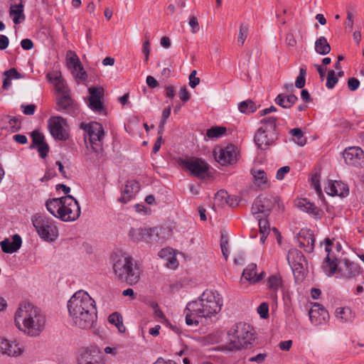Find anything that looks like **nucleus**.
I'll return each mask as SVG.
<instances>
[{
  "label": "nucleus",
  "mask_w": 364,
  "mask_h": 364,
  "mask_svg": "<svg viewBox=\"0 0 364 364\" xmlns=\"http://www.w3.org/2000/svg\"><path fill=\"white\" fill-rule=\"evenodd\" d=\"M223 306L220 295L206 290L196 300L188 302L184 309L188 326H198L203 318L207 319L218 314Z\"/></svg>",
  "instance_id": "obj_1"
},
{
  "label": "nucleus",
  "mask_w": 364,
  "mask_h": 364,
  "mask_svg": "<svg viewBox=\"0 0 364 364\" xmlns=\"http://www.w3.org/2000/svg\"><path fill=\"white\" fill-rule=\"evenodd\" d=\"M68 309L75 325L82 329H90L97 321L95 300L87 292H75L68 302Z\"/></svg>",
  "instance_id": "obj_2"
},
{
  "label": "nucleus",
  "mask_w": 364,
  "mask_h": 364,
  "mask_svg": "<svg viewBox=\"0 0 364 364\" xmlns=\"http://www.w3.org/2000/svg\"><path fill=\"white\" fill-rule=\"evenodd\" d=\"M16 326L26 335L38 336L44 330L46 319L41 310L31 303L20 304L14 315Z\"/></svg>",
  "instance_id": "obj_3"
},
{
  "label": "nucleus",
  "mask_w": 364,
  "mask_h": 364,
  "mask_svg": "<svg viewBox=\"0 0 364 364\" xmlns=\"http://www.w3.org/2000/svg\"><path fill=\"white\" fill-rule=\"evenodd\" d=\"M326 251L328 254L322 263V269L328 277L336 274V278L349 280L360 274V267L358 264L346 257L337 259L329 253L330 249L328 246L326 247Z\"/></svg>",
  "instance_id": "obj_4"
},
{
  "label": "nucleus",
  "mask_w": 364,
  "mask_h": 364,
  "mask_svg": "<svg viewBox=\"0 0 364 364\" xmlns=\"http://www.w3.org/2000/svg\"><path fill=\"white\" fill-rule=\"evenodd\" d=\"M253 328L244 322L234 325L228 332V339L225 344L220 346L225 351H235L248 348L255 339Z\"/></svg>",
  "instance_id": "obj_5"
},
{
  "label": "nucleus",
  "mask_w": 364,
  "mask_h": 364,
  "mask_svg": "<svg viewBox=\"0 0 364 364\" xmlns=\"http://www.w3.org/2000/svg\"><path fill=\"white\" fill-rule=\"evenodd\" d=\"M116 277L130 285L136 284L140 279V269L134 259L128 256L118 258L113 264Z\"/></svg>",
  "instance_id": "obj_6"
},
{
  "label": "nucleus",
  "mask_w": 364,
  "mask_h": 364,
  "mask_svg": "<svg viewBox=\"0 0 364 364\" xmlns=\"http://www.w3.org/2000/svg\"><path fill=\"white\" fill-rule=\"evenodd\" d=\"M277 118L268 117L262 119L260 123L262 126L257 130L255 135V142L261 149H267L274 144L278 139L277 130Z\"/></svg>",
  "instance_id": "obj_7"
},
{
  "label": "nucleus",
  "mask_w": 364,
  "mask_h": 364,
  "mask_svg": "<svg viewBox=\"0 0 364 364\" xmlns=\"http://www.w3.org/2000/svg\"><path fill=\"white\" fill-rule=\"evenodd\" d=\"M32 223L42 240L52 242L58 238V229L53 219L46 215H35L32 217Z\"/></svg>",
  "instance_id": "obj_8"
},
{
  "label": "nucleus",
  "mask_w": 364,
  "mask_h": 364,
  "mask_svg": "<svg viewBox=\"0 0 364 364\" xmlns=\"http://www.w3.org/2000/svg\"><path fill=\"white\" fill-rule=\"evenodd\" d=\"M80 127L85 131V139H88L92 151L97 154H100L103 150L105 135L103 126L99 122H91L87 124L82 123Z\"/></svg>",
  "instance_id": "obj_9"
},
{
  "label": "nucleus",
  "mask_w": 364,
  "mask_h": 364,
  "mask_svg": "<svg viewBox=\"0 0 364 364\" xmlns=\"http://www.w3.org/2000/svg\"><path fill=\"white\" fill-rule=\"evenodd\" d=\"M162 231L163 229L159 228H132L129 230L128 236L134 242H146L148 243H156L164 240L163 237L159 236Z\"/></svg>",
  "instance_id": "obj_10"
},
{
  "label": "nucleus",
  "mask_w": 364,
  "mask_h": 364,
  "mask_svg": "<svg viewBox=\"0 0 364 364\" xmlns=\"http://www.w3.org/2000/svg\"><path fill=\"white\" fill-rule=\"evenodd\" d=\"M178 162L184 171L198 178H204L209 170V164L200 158L186 157L179 159Z\"/></svg>",
  "instance_id": "obj_11"
},
{
  "label": "nucleus",
  "mask_w": 364,
  "mask_h": 364,
  "mask_svg": "<svg viewBox=\"0 0 364 364\" xmlns=\"http://www.w3.org/2000/svg\"><path fill=\"white\" fill-rule=\"evenodd\" d=\"M81 210L77 200L72 196H63L61 210L58 214V219L63 222H73L79 218Z\"/></svg>",
  "instance_id": "obj_12"
},
{
  "label": "nucleus",
  "mask_w": 364,
  "mask_h": 364,
  "mask_svg": "<svg viewBox=\"0 0 364 364\" xmlns=\"http://www.w3.org/2000/svg\"><path fill=\"white\" fill-rule=\"evenodd\" d=\"M277 204L279 208H283L279 204V198L271 195H260L254 201L252 206V213L256 218H259V214L268 215L272 208Z\"/></svg>",
  "instance_id": "obj_13"
},
{
  "label": "nucleus",
  "mask_w": 364,
  "mask_h": 364,
  "mask_svg": "<svg viewBox=\"0 0 364 364\" xmlns=\"http://www.w3.org/2000/svg\"><path fill=\"white\" fill-rule=\"evenodd\" d=\"M65 120L60 116L51 117L48 120L50 133L55 139L65 141L68 139L69 134L65 129Z\"/></svg>",
  "instance_id": "obj_14"
},
{
  "label": "nucleus",
  "mask_w": 364,
  "mask_h": 364,
  "mask_svg": "<svg viewBox=\"0 0 364 364\" xmlns=\"http://www.w3.org/2000/svg\"><path fill=\"white\" fill-rule=\"evenodd\" d=\"M343 158L346 164L356 168H364V151L358 146L346 148Z\"/></svg>",
  "instance_id": "obj_15"
},
{
  "label": "nucleus",
  "mask_w": 364,
  "mask_h": 364,
  "mask_svg": "<svg viewBox=\"0 0 364 364\" xmlns=\"http://www.w3.org/2000/svg\"><path fill=\"white\" fill-rule=\"evenodd\" d=\"M309 316L311 322L315 326L325 323L329 318L327 310L318 303L312 304L309 311Z\"/></svg>",
  "instance_id": "obj_16"
},
{
  "label": "nucleus",
  "mask_w": 364,
  "mask_h": 364,
  "mask_svg": "<svg viewBox=\"0 0 364 364\" xmlns=\"http://www.w3.org/2000/svg\"><path fill=\"white\" fill-rule=\"evenodd\" d=\"M56 110L64 111L70 116H76L78 112L77 103L69 96L68 94L63 95L56 100Z\"/></svg>",
  "instance_id": "obj_17"
},
{
  "label": "nucleus",
  "mask_w": 364,
  "mask_h": 364,
  "mask_svg": "<svg viewBox=\"0 0 364 364\" xmlns=\"http://www.w3.org/2000/svg\"><path fill=\"white\" fill-rule=\"evenodd\" d=\"M215 159L223 166L234 164L237 161V147L232 144L220 149L219 154H215Z\"/></svg>",
  "instance_id": "obj_18"
},
{
  "label": "nucleus",
  "mask_w": 364,
  "mask_h": 364,
  "mask_svg": "<svg viewBox=\"0 0 364 364\" xmlns=\"http://www.w3.org/2000/svg\"><path fill=\"white\" fill-rule=\"evenodd\" d=\"M299 246L306 252H312L314 249L315 238L311 230L301 229L296 237Z\"/></svg>",
  "instance_id": "obj_19"
},
{
  "label": "nucleus",
  "mask_w": 364,
  "mask_h": 364,
  "mask_svg": "<svg viewBox=\"0 0 364 364\" xmlns=\"http://www.w3.org/2000/svg\"><path fill=\"white\" fill-rule=\"evenodd\" d=\"M324 189L327 194L332 196L346 197L349 193L348 186L341 181H328Z\"/></svg>",
  "instance_id": "obj_20"
},
{
  "label": "nucleus",
  "mask_w": 364,
  "mask_h": 364,
  "mask_svg": "<svg viewBox=\"0 0 364 364\" xmlns=\"http://www.w3.org/2000/svg\"><path fill=\"white\" fill-rule=\"evenodd\" d=\"M296 205L301 210L311 215L315 219H320L323 215V210L306 198L299 199Z\"/></svg>",
  "instance_id": "obj_21"
},
{
  "label": "nucleus",
  "mask_w": 364,
  "mask_h": 364,
  "mask_svg": "<svg viewBox=\"0 0 364 364\" xmlns=\"http://www.w3.org/2000/svg\"><path fill=\"white\" fill-rule=\"evenodd\" d=\"M102 90L98 87L89 88L90 97H89V107L96 112H101L103 110V105L101 101Z\"/></svg>",
  "instance_id": "obj_22"
},
{
  "label": "nucleus",
  "mask_w": 364,
  "mask_h": 364,
  "mask_svg": "<svg viewBox=\"0 0 364 364\" xmlns=\"http://www.w3.org/2000/svg\"><path fill=\"white\" fill-rule=\"evenodd\" d=\"M140 189L139 183L137 181H128L122 191L121 196L118 200L122 203H127Z\"/></svg>",
  "instance_id": "obj_23"
},
{
  "label": "nucleus",
  "mask_w": 364,
  "mask_h": 364,
  "mask_svg": "<svg viewBox=\"0 0 364 364\" xmlns=\"http://www.w3.org/2000/svg\"><path fill=\"white\" fill-rule=\"evenodd\" d=\"M21 244V237L18 234H16L13 236L12 241L6 238L0 242V246L4 252L11 254L19 250Z\"/></svg>",
  "instance_id": "obj_24"
},
{
  "label": "nucleus",
  "mask_w": 364,
  "mask_h": 364,
  "mask_svg": "<svg viewBox=\"0 0 364 364\" xmlns=\"http://www.w3.org/2000/svg\"><path fill=\"white\" fill-rule=\"evenodd\" d=\"M242 277L252 284H255L262 280L264 277V272L257 273V265L254 263L250 264L243 270Z\"/></svg>",
  "instance_id": "obj_25"
},
{
  "label": "nucleus",
  "mask_w": 364,
  "mask_h": 364,
  "mask_svg": "<svg viewBox=\"0 0 364 364\" xmlns=\"http://www.w3.org/2000/svg\"><path fill=\"white\" fill-rule=\"evenodd\" d=\"M0 352L9 356H18L21 354V350L17 344L6 339L0 341Z\"/></svg>",
  "instance_id": "obj_26"
},
{
  "label": "nucleus",
  "mask_w": 364,
  "mask_h": 364,
  "mask_svg": "<svg viewBox=\"0 0 364 364\" xmlns=\"http://www.w3.org/2000/svg\"><path fill=\"white\" fill-rule=\"evenodd\" d=\"M298 100V97L294 94L287 95L284 93L279 94L274 99L275 103L282 108H291Z\"/></svg>",
  "instance_id": "obj_27"
},
{
  "label": "nucleus",
  "mask_w": 364,
  "mask_h": 364,
  "mask_svg": "<svg viewBox=\"0 0 364 364\" xmlns=\"http://www.w3.org/2000/svg\"><path fill=\"white\" fill-rule=\"evenodd\" d=\"M282 284V279L279 274H273L269 277L267 279V287L272 291V298L274 300L277 299V291Z\"/></svg>",
  "instance_id": "obj_28"
},
{
  "label": "nucleus",
  "mask_w": 364,
  "mask_h": 364,
  "mask_svg": "<svg viewBox=\"0 0 364 364\" xmlns=\"http://www.w3.org/2000/svg\"><path fill=\"white\" fill-rule=\"evenodd\" d=\"M336 319L341 323H346L351 321L354 317L353 311L350 308L338 307L335 311Z\"/></svg>",
  "instance_id": "obj_29"
},
{
  "label": "nucleus",
  "mask_w": 364,
  "mask_h": 364,
  "mask_svg": "<svg viewBox=\"0 0 364 364\" xmlns=\"http://www.w3.org/2000/svg\"><path fill=\"white\" fill-rule=\"evenodd\" d=\"M251 174L254 178L255 184L259 187L269 186L268 177L267 173L261 169H251Z\"/></svg>",
  "instance_id": "obj_30"
},
{
  "label": "nucleus",
  "mask_w": 364,
  "mask_h": 364,
  "mask_svg": "<svg viewBox=\"0 0 364 364\" xmlns=\"http://www.w3.org/2000/svg\"><path fill=\"white\" fill-rule=\"evenodd\" d=\"M62 202L63 197L50 198L46 202L47 210L56 218H58V214L61 210Z\"/></svg>",
  "instance_id": "obj_31"
},
{
  "label": "nucleus",
  "mask_w": 364,
  "mask_h": 364,
  "mask_svg": "<svg viewBox=\"0 0 364 364\" xmlns=\"http://www.w3.org/2000/svg\"><path fill=\"white\" fill-rule=\"evenodd\" d=\"M287 259L290 267L293 264H304L305 257L302 252L296 249H291L287 254Z\"/></svg>",
  "instance_id": "obj_32"
},
{
  "label": "nucleus",
  "mask_w": 364,
  "mask_h": 364,
  "mask_svg": "<svg viewBox=\"0 0 364 364\" xmlns=\"http://www.w3.org/2000/svg\"><path fill=\"white\" fill-rule=\"evenodd\" d=\"M23 7L21 3L11 5L10 7V15L14 16L13 21L15 24L20 23L25 19Z\"/></svg>",
  "instance_id": "obj_33"
},
{
  "label": "nucleus",
  "mask_w": 364,
  "mask_h": 364,
  "mask_svg": "<svg viewBox=\"0 0 364 364\" xmlns=\"http://www.w3.org/2000/svg\"><path fill=\"white\" fill-rule=\"evenodd\" d=\"M315 50L317 53L325 55L330 53L331 46L324 36L319 37L315 42Z\"/></svg>",
  "instance_id": "obj_34"
},
{
  "label": "nucleus",
  "mask_w": 364,
  "mask_h": 364,
  "mask_svg": "<svg viewBox=\"0 0 364 364\" xmlns=\"http://www.w3.org/2000/svg\"><path fill=\"white\" fill-rule=\"evenodd\" d=\"M110 323L114 325L120 333L125 331L126 328L123 324V318L122 315L118 312L111 314L108 317Z\"/></svg>",
  "instance_id": "obj_35"
},
{
  "label": "nucleus",
  "mask_w": 364,
  "mask_h": 364,
  "mask_svg": "<svg viewBox=\"0 0 364 364\" xmlns=\"http://www.w3.org/2000/svg\"><path fill=\"white\" fill-rule=\"evenodd\" d=\"M238 109L242 113L249 114L257 110V106L253 101L247 100L240 102L238 104Z\"/></svg>",
  "instance_id": "obj_36"
},
{
  "label": "nucleus",
  "mask_w": 364,
  "mask_h": 364,
  "mask_svg": "<svg viewBox=\"0 0 364 364\" xmlns=\"http://www.w3.org/2000/svg\"><path fill=\"white\" fill-rule=\"evenodd\" d=\"M289 134L293 136V140L298 145L302 146L306 143V139L304 138L302 131L299 128L291 129L289 131Z\"/></svg>",
  "instance_id": "obj_37"
},
{
  "label": "nucleus",
  "mask_w": 364,
  "mask_h": 364,
  "mask_svg": "<svg viewBox=\"0 0 364 364\" xmlns=\"http://www.w3.org/2000/svg\"><path fill=\"white\" fill-rule=\"evenodd\" d=\"M290 267L293 272L295 280L296 282L302 281L305 274L304 264H293V266Z\"/></svg>",
  "instance_id": "obj_38"
},
{
  "label": "nucleus",
  "mask_w": 364,
  "mask_h": 364,
  "mask_svg": "<svg viewBox=\"0 0 364 364\" xmlns=\"http://www.w3.org/2000/svg\"><path fill=\"white\" fill-rule=\"evenodd\" d=\"M249 27V25L245 23H241L240 26V31L237 36V43L239 44L240 46H243L245 39L247 37Z\"/></svg>",
  "instance_id": "obj_39"
},
{
  "label": "nucleus",
  "mask_w": 364,
  "mask_h": 364,
  "mask_svg": "<svg viewBox=\"0 0 364 364\" xmlns=\"http://www.w3.org/2000/svg\"><path fill=\"white\" fill-rule=\"evenodd\" d=\"M226 132V129L223 127H213L208 129L206 132V136L208 138H219L222 136Z\"/></svg>",
  "instance_id": "obj_40"
},
{
  "label": "nucleus",
  "mask_w": 364,
  "mask_h": 364,
  "mask_svg": "<svg viewBox=\"0 0 364 364\" xmlns=\"http://www.w3.org/2000/svg\"><path fill=\"white\" fill-rule=\"evenodd\" d=\"M306 69L305 68H299V74L297 76L295 80V87L301 89L305 86L306 83Z\"/></svg>",
  "instance_id": "obj_41"
},
{
  "label": "nucleus",
  "mask_w": 364,
  "mask_h": 364,
  "mask_svg": "<svg viewBox=\"0 0 364 364\" xmlns=\"http://www.w3.org/2000/svg\"><path fill=\"white\" fill-rule=\"evenodd\" d=\"M71 73H72L73 75L74 76V77L75 78V80L85 81V80H86V79L87 77V73L84 70V68H83L82 64L80 65H79L78 67H77L76 68L73 69L71 70Z\"/></svg>",
  "instance_id": "obj_42"
},
{
  "label": "nucleus",
  "mask_w": 364,
  "mask_h": 364,
  "mask_svg": "<svg viewBox=\"0 0 364 364\" xmlns=\"http://www.w3.org/2000/svg\"><path fill=\"white\" fill-rule=\"evenodd\" d=\"M79 364H100V360L97 357L85 353L82 355Z\"/></svg>",
  "instance_id": "obj_43"
},
{
  "label": "nucleus",
  "mask_w": 364,
  "mask_h": 364,
  "mask_svg": "<svg viewBox=\"0 0 364 364\" xmlns=\"http://www.w3.org/2000/svg\"><path fill=\"white\" fill-rule=\"evenodd\" d=\"M32 138V146H36L39 144H41L45 141L44 136L40 133L39 132L35 130L31 134Z\"/></svg>",
  "instance_id": "obj_44"
},
{
  "label": "nucleus",
  "mask_w": 364,
  "mask_h": 364,
  "mask_svg": "<svg viewBox=\"0 0 364 364\" xmlns=\"http://www.w3.org/2000/svg\"><path fill=\"white\" fill-rule=\"evenodd\" d=\"M81 65L79 58L75 53H73L70 57L67 58V65L71 70Z\"/></svg>",
  "instance_id": "obj_45"
},
{
  "label": "nucleus",
  "mask_w": 364,
  "mask_h": 364,
  "mask_svg": "<svg viewBox=\"0 0 364 364\" xmlns=\"http://www.w3.org/2000/svg\"><path fill=\"white\" fill-rule=\"evenodd\" d=\"M338 82V78L336 77L335 71L331 70L328 73L326 87L328 89H333Z\"/></svg>",
  "instance_id": "obj_46"
},
{
  "label": "nucleus",
  "mask_w": 364,
  "mask_h": 364,
  "mask_svg": "<svg viewBox=\"0 0 364 364\" xmlns=\"http://www.w3.org/2000/svg\"><path fill=\"white\" fill-rule=\"evenodd\" d=\"M257 219L260 233L269 234L270 232V227L268 220L265 218H260L259 217Z\"/></svg>",
  "instance_id": "obj_47"
},
{
  "label": "nucleus",
  "mask_w": 364,
  "mask_h": 364,
  "mask_svg": "<svg viewBox=\"0 0 364 364\" xmlns=\"http://www.w3.org/2000/svg\"><path fill=\"white\" fill-rule=\"evenodd\" d=\"M55 87L58 92L61 93L63 95L68 94L69 90L68 85L63 79H60L55 84Z\"/></svg>",
  "instance_id": "obj_48"
},
{
  "label": "nucleus",
  "mask_w": 364,
  "mask_h": 364,
  "mask_svg": "<svg viewBox=\"0 0 364 364\" xmlns=\"http://www.w3.org/2000/svg\"><path fill=\"white\" fill-rule=\"evenodd\" d=\"M171 115V107L165 108L162 112L161 119L159 126V129L164 131V127L166 123L167 119Z\"/></svg>",
  "instance_id": "obj_49"
},
{
  "label": "nucleus",
  "mask_w": 364,
  "mask_h": 364,
  "mask_svg": "<svg viewBox=\"0 0 364 364\" xmlns=\"http://www.w3.org/2000/svg\"><path fill=\"white\" fill-rule=\"evenodd\" d=\"M145 38H146V41L143 43L142 52L144 54V57H145L144 61L146 62V63H147L149 61V53H150V48H149L150 43H149V37L147 35L145 36Z\"/></svg>",
  "instance_id": "obj_50"
},
{
  "label": "nucleus",
  "mask_w": 364,
  "mask_h": 364,
  "mask_svg": "<svg viewBox=\"0 0 364 364\" xmlns=\"http://www.w3.org/2000/svg\"><path fill=\"white\" fill-rule=\"evenodd\" d=\"M46 78L50 83L55 84L62 78L61 73L59 71H52L46 75Z\"/></svg>",
  "instance_id": "obj_51"
},
{
  "label": "nucleus",
  "mask_w": 364,
  "mask_h": 364,
  "mask_svg": "<svg viewBox=\"0 0 364 364\" xmlns=\"http://www.w3.org/2000/svg\"><path fill=\"white\" fill-rule=\"evenodd\" d=\"M196 70H193L189 75V85L192 88H195L200 83V78L196 76Z\"/></svg>",
  "instance_id": "obj_52"
},
{
  "label": "nucleus",
  "mask_w": 364,
  "mask_h": 364,
  "mask_svg": "<svg viewBox=\"0 0 364 364\" xmlns=\"http://www.w3.org/2000/svg\"><path fill=\"white\" fill-rule=\"evenodd\" d=\"M21 108L22 109V112L26 115H32L34 114L36 106L33 104L31 105H21Z\"/></svg>",
  "instance_id": "obj_53"
},
{
  "label": "nucleus",
  "mask_w": 364,
  "mask_h": 364,
  "mask_svg": "<svg viewBox=\"0 0 364 364\" xmlns=\"http://www.w3.org/2000/svg\"><path fill=\"white\" fill-rule=\"evenodd\" d=\"M257 312L261 318H266L268 316L269 306L267 303H262L257 309Z\"/></svg>",
  "instance_id": "obj_54"
},
{
  "label": "nucleus",
  "mask_w": 364,
  "mask_h": 364,
  "mask_svg": "<svg viewBox=\"0 0 364 364\" xmlns=\"http://www.w3.org/2000/svg\"><path fill=\"white\" fill-rule=\"evenodd\" d=\"M36 146L38 148V151L39 153L40 156L43 159L46 158L49 151L48 145L46 142H44Z\"/></svg>",
  "instance_id": "obj_55"
},
{
  "label": "nucleus",
  "mask_w": 364,
  "mask_h": 364,
  "mask_svg": "<svg viewBox=\"0 0 364 364\" xmlns=\"http://www.w3.org/2000/svg\"><path fill=\"white\" fill-rule=\"evenodd\" d=\"M290 171V168L288 166H284L281 168H279L276 174V178L277 180H282L284 179L285 175L288 173Z\"/></svg>",
  "instance_id": "obj_56"
},
{
  "label": "nucleus",
  "mask_w": 364,
  "mask_h": 364,
  "mask_svg": "<svg viewBox=\"0 0 364 364\" xmlns=\"http://www.w3.org/2000/svg\"><path fill=\"white\" fill-rule=\"evenodd\" d=\"M228 192L224 190H220L217 192L215 194V200H220L222 204H223L224 202L228 203Z\"/></svg>",
  "instance_id": "obj_57"
},
{
  "label": "nucleus",
  "mask_w": 364,
  "mask_h": 364,
  "mask_svg": "<svg viewBox=\"0 0 364 364\" xmlns=\"http://www.w3.org/2000/svg\"><path fill=\"white\" fill-rule=\"evenodd\" d=\"M360 85V81L355 77H350L348 80V87L351 91L356 90Z\"/></svg>",
  "instance_id": "obj_58"
},
{
  "label": "nucleus",
  "mask_w": 364,
  "mask_h": 364,
  "mask_svg": "<svg viewBox=\"0 0 364 364\" xmlns=\"http://www.w3.org/2000/svg\"><path fill=\"white\" fill-rule=\"evenodd\" d=\"M4 75L9 79H18L20 77V73L16 70V68H11L4 72Z\"/></svg>",
  "instance_id": "obj_59"
},
{
  "label": "nucleus",
  "mask_w": 364,
  "mask_h": 364,
  "mask_svg": "<svg viewBox=\"0 0 364 364\" xmlns=\"http://www.w3.org/2000/svg\"><path fill=\"white\" fill-rule=\"evenodd\" d=\"M353 18H354V15H353V12L350 9H348L347 10L346 21L345 23L346 28H350V30L353 28Z\"/></svg>",
  "instance_id": "obj_60"
},
{
  "label": "nucleus",
  "mask_w": 364,
  "mask_h": 364,
  "mask_svg": "<svg viewBox=\"0 0 364 364\" xmlns=\"http://www.w3.org/2000/svg\"><path fill=\"white\" fill-rule=\"evenodd\" d=\"M163 132L164 131L163 130H160L159 129L158 131V138L154 145V147H153V152L154 153H156L159 151V150L161 148V141H162V135H163Z\"/></svg>",
  "instance_id": "obj_61"
},
{
  "label": "nucleus",
  "mask_w": 364,
  "mask_h": 364,
  "mask_svg": "<svg viewBox=\"0 0 364 364\" xmlns=\"http://www.w3.org/2000/svg\"><path fill=\"white\" fill-rule=\"evenodd\" d=\"M190 26L191 27L192 32L196 33L198 31H199V23L198 21V19L196 16H191L189 22H188Z\"/></svg>",
  "instance_id": "obj_62"
},
{
  "label": "nucleus",
  "mask_w": 364,
  "mask_h": 364,
  "mask_svg": "<svg viewBox=\"0 0 364 364\" xmlns=\"http://www.w3.org/2000/svg\"><path fill=\"white\" fill-rule=\"evenodd\" d=\"M166 260H167L166 266L168 268L175 269L177 267L178 262H177L176 257L174 254H173L171 256L167 257Z\"/></svg>",
  "instance_id": "obj_63"
},
{
  "label": "nucleus",
  "mask_w": 364,
  "mask_h": 364,
  "mask_svg": "<svg viewBox=\"0 0 364 364\" xmlns=\"http://www.w3.org/2000/svg\"><path fill=\"white\" fill-rule=\"evenodd\" d=\"M179 97L183 102H187L190 99V94L186 87H182L179 92Z\"/></svg>",
  "instance_id": "obj_64"
}]
</instances>
